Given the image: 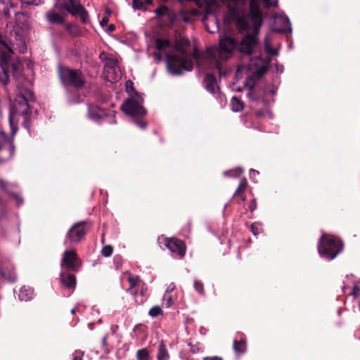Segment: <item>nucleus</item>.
<instances>
[{"label":"nucleus","instance_id":"bf43d9fd","mask_svg":"<svg viewBox=\"0 0 360 360\" xmlns=\"http://www.w3.org/2000/svg\"><path fill=\"white\" fill-rule=\"evenodd\" d=\"M193 56L195 58H198V54H197V53H196V51H195L193 52Z\"/></svg>","mask_w":360,"mask_h":360},{"label":"nucleus","instance_id":"a19ab883","mask_svg":"<svg viewBox=\"0 0 360 360\" xmlns=\"http://www.w3.org/2000/svg\"><path fill=\"white\" fill-rule=\"evenodd\" d=\"M126 90L128 93L134 92L135 94L136 90L134 86V83L131 80H127L125 83Z\"/></svg>","mask_w":360,"mask_h":360},{"label":"nucleus","instance_id":"b1692460","mask_svg":"<svg viewBox=\"0 0 360 360\" xmlns=\"http://www.w3.org/2000/svg\"><path fill=\"white\" fill-rule=\"evenodd\" d=\"M171 46V42L168 39H158L155 41V48L162 51L167 48H169Z\"/></svg>","mask_w":360,"mask_h":360},{"label":"nucleus","instance_id":"58836bf2","mask_svg":"<svg viewBox=\"0 0 360 360\" xmlns=\"http://www.w3.org/2000/svg\"><path fill=\"white\" fill-rule=\"evenodd\" d=\"M128 281L130 285L129 290H131L138 284L139 281V278L138 276H129L128 278Z\"/></svg>","mask_w":360,"mask_h":360},{"label":"nucleus","instance_id":"8fccbe9b","mask_svg":"<svg viewBox=\"0 0 360 360\" xmlns=\"http://www.w3.org/2000/svg\"><path fill=\"white\" fill-rule=\"evenodd\" d=\"M108 30L110 32H112L115 30V25L113 24H110L108 27Z\"/></svg>","mask_w":360,"mask_h":360},{"label":"nucleus","instance_id":"bb28decb","mask_svg":"<svg viewBox=\"0 0 360 360\" xmlns=\"http://www.w3.org/2000/svg\"><path fill=\"white\" fill-rule=\"evenodd\" d=\"M136 358L138 360H149L150 353L146 348L139 349L136 352Z\"/></svg>","mask_w":360,"mask_h":360},{"label":"nucleus","instance_id":"7c9ffc66","mask_svg":"<svg viewBox=\"0 0 360 360\" xmlns=\"http://www.w3.org/2000/svg\"><path fill=\"white\" fill-rule=\"evenodd\" d=\"M168 7L164 5H161L158 8H157L155 11V13L158 17H162L166 15L168 12Z\"/></svg>","mask_w":360,"mask_h":360},{"label":"nucleus","instance_id":"a18cd8bd","mask_svg":"<svg viewBox=\"0 0 360 360\" xmlns=\"http://www.w3.org/2000/svg\"><path fill=\"white\" fill-rule=\"evenodd\" d=\"M265 48H266V51L269 54H271V55H272V56H275V55H276V54H277V51H276V49H272V48H271V47L268 46L267 45H266V47H265Z\"/></svg>","mask_w":360,"mask_h":360},{"label":"nucleus","instance_id":"c9c22d12","mask_svg":"<svg viewBox=\"0 0 360 360\" xmlns=\"http://www.w3.org/2000/svg\"><path fill=\"white\" fill-rule=\"evenodd\" d=\"M43 0H20L22 5L26 6H39Z\"/></svg>","mask_w":360,"mask_h":360},{"label":"nucleus","instance_id":"f257e3e1","mask_svg":"<svg viewBox=\"0 0 360 360\" xmlns=\"http://www.w3.org/2000/svg\"><path fill=\"white\" fill-rule=\"evenodd\" d=\"M248 16L250 18L253 26V33L246 34L238 45L240 53L250 56L257 46L258 41L256 36L259 34L263 22L262 13L257 0H249V12Z\"/></svg>","mask_w":360,"mask_h":360},{"label":"nucleus","instance_id":"1a4fd4ad","mask_svg":"<svg viewBox=\"0 0 360 360\" xmlns=\"http://www.w3.org/2000/svg\"><path fill=\"white\" fill-rule=\"evenodd\" d=\"M60 265L65 269V271L77 273L82 266V261L75 250H66L63 253Z\"/></svg>","mask_w":360,"mask_h":360},{"label":"nucleus","instance_id":"39448f33","mask_svg":"<svg viewBox=\"0 0 360 360\" xmlns=\"http://www.w3.org/2000/svg\"><path fill=\"white\" fill-rule=\"evenodd\" d=\"M342 250L343 243L340 238L326 234L321 236L318 246V250L321 257L333 259Z\"/></svg>","mask_w":360,"mask_h":360},{"label":"nucleus","instance_id":"6e6552de","mask_svg":"<svg viewBox=\"0 0 360 360\" xmlns=\"http://www.w3.org/2000/svg\"><path fill=\"white\" fill-rule=\"evenodd\" d=\"M86 221L74 224L66 234L65 243L72 244L80 242L86 234Z\"/></svg>","mask_w":360,"mask_h":360},{"label":"nucleus","instance_id":"4c0bfd02","mask_svg":"<svg viewBox=\"0 0 360 360\" xmlns=\"http://www.w3.org/2000/svg\"><path fill=\"white\" fill-rule=\"evenodd\" d=\"M78 15L80 17L81 20L84 23L86 24L89 22V14H88L87 11L85 9V8L81 11V12L78 14Z\"/></svg>","mask_w":360,"mask_h":360},{"label":"nucleus","instance_id":"5701e85b","mask_svg":"<svg viewBox=\"0 0 360 360\" xmlns=\"http://www.w3.org/2000/svg\"><path fill=\"white\" fill-rule=\"evenodd\" d=\"M65 29L72 36L77 37L80 35L81 30L76 25L68 23L65 25Z\"/></svg>","mask_w":360,"mask_h":360},{"label":"nucleus","instance_id":"dca6fc26","mask_svg":"<svg viewBox=\"0 0 360 360\" xmlns=\"http://www.w3.org/2000/svg\"><path fill=\"white\" fill-rule=\"evenodd\" d=\"M84 8L82 5H76L73 0H68V2H64L60 6V11L65 10L72 15H78Z\"/></svg>","mask_w":360,"mask_h":360},{"label":"nucleus","instance_id":"473e14b6","mask_svg":"<svg viewBox=\"0 0 360 360\" xmlns=\"http://www.w3.org/2000/svg\"><path fill=\"white\" fill-rule=\"evenodd\" d=\"M132 6L136 10H146L143 0H132Z\"/></svg>","mask_w":360,"mask_h":360},{"label":"nucleus","instance_id":"13d9d810","mask_svg":"<svg viewBox=\"0 0 360 360\" xmlns=\"http://www.w3.org/2000/svg\"><path fill=\"white\" fill-rule=\"evenodd\" d=\"M252 173H257V174H258V172H257V171H256V170H255V169H250V174H252Z\"/></svg>","mask_w":360,"mask_h":360},{"label":"nucleus","instance_id":"2f4dec72","mask_svg":"<svg viewBox=\"0 0 360 360\" xmlns=\"http://www.w3.org/2000/svg\"><path fill=\"white\" fill-rule=\"evenodd\" d=\"M112 251H113L112 247L111 245H107L103 246V248H102V250H101V253H102L103 256H104L105 257H108L111 256V255L112 254Z\"/></svg>","mask_w":360,"mask_h":360},{"label":"nucleus","instance_id":"a211bd4d","mask_svg":"<svg viewBox=\"0 0 360 360\" xmlns=\"http://www.w3.org/2000/svg\"><path fill=\"white\" fill-rule=\"evenodd\" d=\"M63 14L65 15V13H58L52 10L46 13V18L51 24L63 25L65 22V17Z\"/></svg>","mask_w":360,"mask_h":360},{"label":"nucleus","instance_id":"a878e982","mask_svg":"<svg viewBox=\"0 0 360 360\" xmlns=\"http://www.w3.org/2000/svg\"><path fill=\"white\" fill-rule=\"evenodd\" d=\"M193 288L200 295L205 296V291L203 283L200 280H195L193 283Z\"/></svg>","mask_w":360,"mask_h":360},{"label":"nucleus","instance_id":"9b49d317","mask_svg":"<svg viewBox=\"0 0 360 360\" xmlns=\"http://www.w3.org/2000/svg\"><path fill=\"white\" fill-rule=\"evenodd\" d=\"M165 245L172 252L176 253L180 257H184L186 247L183 240L176 238H167Z\"/></svg>","mask_w":360,"mask_h":360},{"label":"nucleus","instance_id":"423d86ee","mask_svg":"<svg viewBox=\"0 0 360 360\" xmlns=\"http://www.w3.org/2000/svg\"><path fill=\"white\" fill-rule=\"evenodd\" d=\"M58 75L61 82L65 86H71L80 89L85 85V79L81 70L60 66L58 68Z\"/></svg>","mask_w":360,"mask_h":360},{"label":"nucleus","instance_id":"20e7f679","mask_svg":"<svg viewBox=\"0 0 360 360\" xmlns=\"http://www.w3.org/2000/svg\"><path fill=\"white\" fill-rule=\"evenodd\" d=\"M34 99L33 93L27 89L17 94L10 110L9 121L11 123L15 120L22 118L23 127L30 129L32 117V108L29 102Z\"/></svg>","mask_w":360,"mask_h":360},{"label":"nucleus","instance_id":"4d7b16f0","mask_svg":"<svg viewBox=\"0 0 360 360\" xmlns=\"http://www.w3.org/2000/svg\"><path fill=\"white\" fill-rule=\"evenodd\" d=\"M184 22H188V21H189V18H188V17H187V16L184 17Z\"/></svg>","mask_w":360,"mask_h":360},{"label":"nucleus","instance_id":"0eeeda50","mask_svg":"<svg viewBox=\"0 0 360 360\" xmlns=\"http://www.w3.org/2000/svg\"><path fill=\"white\" fill-rule=\"evenodd\" d=\"M143 98L139 92L135 96L127 99L121 106V110L127 115L143 118L147 114V110L143 105Z\"/></svg>","mask_w":360,"mask_h":360},{"label":"nucleus","instance_id":"4468645a","mask_svg":"<svg viewBox=\"0 0 360 360\" xmlns=\"http://www.w3.org/2000/svg\"><path fill=\"white\" fill-rule=\"evenodd\" d=\"M70 271H64L60 273V282L65 288L74 290L76 287L77 279L75 275Z\"/></svg>","mask_w":360,"mask_h":360},{"label":"nucleus","instance_id":"72a5a7b5","mask_svg":"<svg viewBox=\"0 0 360 360\" xmlns=\"http://www.w3.org/2000/svg\"><path fill=\"white\" fill-rule=\"evenodd\" d=\"M266 71L267 68L265 65H262L256 70V71L255 72V76L259 79L262 77H263V75L266 72Z\"/></svg>","mask_w":360,"mask_h":360},{"label":"nucleus","instance_id":"412c9836","mask_svg":"<svg viewBox=\"0 0 360 360\" xmlns=\"http://www.w3.org/2000/svg\"><path fill=\"white\" fill-rule=\"evenodd\" d=\"M158 360H169V354L164 340H161L158 349Z\"/></svg>","mask_w":360,"mask_h":360},{"label":"nucleus","instance_id":"f704fd0d","mask_svg":"<svg viewBox=\"0 0 360 360\" xmlns=\"http://www.w3.org/2000/svg\"><path fill=\"white\" fill-rule=\"evenodd\" d=\"M250 230L254 236H257L262 231L260 228V224L257 222H254L250 226Z\"/></svg>","mask_w":360,"mask_h":360},{"label":"nucleus","instance_id":"680f3d73","mask_svg":"<svg viewBox=\"0 0 360 360\" xmlns=\"http://www.w3.org/2000/svg\"><path fill=\"white\" fill-rule=\"evenodd\" d=\"M75 312H76V308L72 309L71 310V313H72V314H74Z\"/></svg>","mask_w":360,"mask_h":360},{"label":"nucleus","instance_id":"ea45409f","mask_svg":"<svg viewBox=\"0 0 360 360\" xmlns=\"http://www.w3.org/2000/svg\"><path fill=\"white\" fill-rule=\"evenodd\" d=\"M84 355V352L79 349L75 350L73 354V359L74 360H83V356Z\"/></svg>","mask_w":360,"mask_h":360},{"label":"nucleus","instance_id":"2eb2a0df","mask_svg":"<svg viewBox=\"0 0 360 360\" xmlns=\"http://www.w3.org/2000/svg\"><path fill=\"white\" fill-rule=\"evenodd\" d=\"M248 187V181L245 178L240 180V184L233 193V198L236 203L240 205L243 203L246 200L245 192Z\"/></svg>","mask_w":360,"mask_h":360},{"label":"nucleus","instance_id":"f3484780","mask_svg":"<svg viewBox=\"0 0 360 360\" xmlns=\"http://www.w3.org/2000/svg\"><path fill=\"white\" fill-rule=\"evenodd\" d=\"M233 349L238 355L243 354L247 351V341L245 336L242 334L239 340L235 339L233 343Z\"/></svg>","mask_w":360,"mask_h":360},{"label":"nucleus","instance_id":"f8f14e48","mask_svg":"<svg viewBox=\"0 0 360 360\" xmlns=\"http://www.w3.org/2000/svg\"><path fill=\"white\" fill-rule=\"evenodd\" d=\"M219 53H231L238 46V43L234 38L231 37H224L220 39L219 43Z\"/></svg>","mask_w":360,"mask_h":360},{"label":"nucleus","instance_id":"de8ad7c7","mask_svg":"<svg viewBox=\"0 0 360 360\" xmlns=\"http://www.w3.org/2000/svg\"><path fill=\"white\" fill-rule=\"evenodd\" d=\"M203 360H223L221 357L219 356H207L203 359Z\"/></svg>","mask_w":360,"mask_h":360},{"label":"nucleus","instance_id":"49530a36","mask_svg":"<svg viewBox=\"0 0 360 360\" xmlns=\"http://www.w3.org/2000/svg\"><path fill=\"white\" fill-rule=\"evenodd\" d=\"M108 21H109V19L108 17L106 16H104L102 20H101L100 22V25L102 26V27H105V25H108Z\"/></svg>","mask_w":360,"mask_h":360},{"label":"nucleus","instance_id":"aec40b11","mask_svg":"<svg viewBox=\"0 0 360 360\" xmlns=\"http://www.w3.org/2000/svg\"><path fill=\"white\" fill-rule=\"evenodd\" d=\"M101 112H104V111L99 108L98 106L94 105H89L88 106V115L89 117L95 121L99 120L102 118L103 115Z\"/></svg>","mask_w":360,"mask_h":360},{"label":"nucleus","instance_id":"603ef678","mask_svg":"<svg viewBox=\"0 0 360 360\" xmlns=\"http://www.w3.org/2000/svg\"><path fill=\"white\" fill-rule=\"evenodd\" d=\"M145 8L146 9L147 6L152 4V0H143Z\"/></svg>","mask_w":360,"mask_h":360},{"label":"nucleus","instance_id":"6ab92c4d","mask_svg":"<svg viewBox=\"0 0 360 360\" xmlns=\"http://www.w3.org/2000/svg\"><path fill=\"white\" fill-rule=\"evenodd\" d=\"M216 83V78L212 73H207L205 75L203 80L204 86L207 89V91H208L212 94L215 93Z\"/></svg>","mask_w":360,"mask_h":360},{"label":"nucleus","instance_id":"3c124183","mask_svg":"<svg viewBox=\"0 0 360 360\" xmlns=\"http://www.w3.org/2000/svg\"><path fill=\"white\" fill-rule=\"evenodd\" d=\"M65 0H56V7L58 8L59 10H60V6L61 4L64 3Z\"/></svg>","mask_w":360,"mask_h":360},{"label":"nucleus","instance_id":"c85d7f7f","mask_svg":"<svg viewBox=\"0 0 360 360\" xmlns=\"http://www.w3.org/2000/svg\"><path fill=\"white\" fill-rule=\"evenodd\" d=\"M165 16H167V21L170 25H173L177 20L176 13L169 8H168V12Z\"/></svg>","mask_w":360,"mask_h":360},{"label":"nucleus","instance_id":"864d4df0","mask_svg":"<svg viewBox=\"0 0 360 360\" xmlns=\"http://www.w3.org/2000/svg\"><path fill=\"white\" fill-rule=\"evenodd\" d=\"M263 115V112L262 110H258L256 112V115L257 117H261Z\"/></svg>","mask_w":360,"mask_h":360},{"label":"nucleus","instance_id":"37998d69","mask_svg":"<svg viewBox=\"0 0 360 360\" xmlns=\"http://www.w3.org/2000/svg\"><path fill=\"white\" fill-rule=\"evenodd\" d=\"M248 208H249V210L252 212L253 211H255L257 208V202H256V200L255 199H252L250 202V204H249V206H248Z\"/></svg>","mask_w":360,"mask_h":360},{"label":"nucleus","instance_id":"052dcab7","mask_svg":"<svg viewBox=\"0 0 360 360\" xmlns=\"http://www.w3.org/2000/svg\"><path fill=\"white\" fill-rule=\"evenodd\" d=\"M155 56L156 58L158 59V60H160L161 59V56L160 53H158V54H155Z\"/></svg>","mask_w":360,"mask_h":360},{"label":"nucleus","instance_id":"7ed1b4c3","mask_svg":"<svg viewBox=\"0 0 360 360\" xmlns=\"http://www.w3.org/2000/svg\"><path fill=\"white\" fill-rule=\"evenodd\" d=\"M20 66V62L15 57L12 44L7 41L0 32V82L4 85L9 82L11 75L18 72Z\"/></svg>","mask_w":360,"mask_h":360},{"label":"nucleus","instance_id":"f03ea898","mask_svg":"<svg viewBox=\"0 0 360 360\" xmlns=\"http://www.w3.org/2000/svg\"><path fill=\"white\" fill-rule=\"evenodd\" d=\"M190 46V41L184 37L175 41L174 50L178 53L166 54V63L168 70L174 75H181L183 70L191 71L193 64L189 58L186 48Z\"/></svg>","mask_w":360,"mask_h":360},{"label":"nucleus","instance_id":"4be33fe9","mask_svg":"<svg viewBox=\"0 0 360 360\" xmlns=\"http://www.w3.org/2000/svg\"><path fill=\"white\" fill-rule=\"evenodd\" d=\"M264 92H259L257 87L250 86L247 94L248 96L254 101H259L262 98Z\"/></svg>","mask_w":360,"mask_h":360},{"label":"nucleus","instance_id":"09e8293b","mask_svg":"<svg viewBox=\"0 0 360 360\" xmlns=\"http://www.w3.org/2000/svg\"><path fill=\"white\" fill-rule=\"evenodd\" d=\"M6 186H7V183L5 181H4V180L0 179V187L2 189H6Z\"/></svg>","mask_w":360,"mask_h":360},{"label":"nucleus","instance_id":"e433bc0d","mask_svg":"<svg viewBox=\"0 0 360 360\" xmlns=\"http://www.w3.org/2000/svg\"><path fill=\"white\" fill-rule=\"evenodd\" d=\"M117 63L118 61L116 59L110 58L106 61L105 66L109 69L115 70V68L117 66Z\"/></svg>","mask_w":360,"mask_h":360},{"label":"nucleus","instance_id":"c756f323","mask_svg":"<svg viewBox=\"0 0 360 360\" xmlns=\"http://www.w3.org/2000/svg\"><path fill=\"white\" fill-rule=\"evenodd\" d=\"M163 311L160 307L154 306L149 310V315L152 317H157L158 316L162 314Z\"/></svg>","mask_w":360,"mask_h":360},{"label":"nucleus","instance_id":"ddd939ff","mask_svg":"<svg viewBox=\"0 0 360 360\" xmlns=\"http://www.w3.org/2000/svg\"><path fill=\"white\" fill-rule=\"evenodd\" d=\"M230 15L235 20L238 29L240 31H248L250 29V25L247 18L243 15H239L236 8L230 9Z\"/></svg>","mask_w":360,"mask_h":360},{"label":"nucleus","instance_id":"9d476101","mask_svg":"<svg viewBox=\"0 0 360 360\" xmlns=\"http://www.w3.org/2000/svg\"><path fill=\"white\" fill-rule=\"evenodd\" d=\"M14 153V146L4 132H0V161L10 159Z\"/></svg>","mask_w":360,"mask_h":360},{"label":"nucleus","instance_id":"cd10ccee","mask_svg":"<svg viewBox=\"0 0 360 360\" xmlns=\"http://www.w3.org/2000/svg\"><path fill=\"white\" fill-rule=\"evenodd\" d=\"M283 28H274V31L276 32H278V33H285L287 32L288 30L290 31L291 29L290 27V21H289V19L288 18H285V19H283Z\"/></svg>","mask_w":360,"mask_h":360},{"label":"nucleus","instance_id":"6e6d98bb","mask_svg":"<svg viewBox=\"0 0 360 360\" xmlns=\"http://www.w3.org/2000/svg\"><path fill=\"white\" fill-rule=\"evenodd\" d=\"M233 4H238L242 1V0H231Z\"/></svg>","mask_w":360,"mask_h":360},{"label":"nucleus","instance_id":"79ce46f5","mask_svg":"<svg viewBox=\"0 0 360 360\" xmlns=\"http://www.w3.org/2000/svg\"><path fill=\"white\" fill-rule=\"evenodd\" d=\"M134 122L138 127L143 129H144L147 126L146 122L142 120L141 118H136Z\"/></svg>","mask_w":360,"mask_h":360},{"label":"nucleus","instance_id":"393cba45","mask_svg":"<svg viewBox=\"0 0 360 360\" xmlns=\"http://www.w3.org/2000/svg\"><path fill=\"white\" fill-rule=\"evenodd\" d=\"M231 106L233 111L240 112L243 110L244 104L242 101L234 96L231 99Z\"/></svg>","mask_w":360,"mask_h":360},{"label":"nucleus","instance_id":"5fc2aeb1","mask_svg":"<svg viewBox=\"0 0 360 360\" xmlns=\"http://www.w3.org/2000/svg\"><path fill=\"white\" fill-rule=\"evenodd\" d=\"M216 66H217V68L220 71L221 70V63L217 61L216 63Z\"/></svg>","mask_w":360,"mask_h":360},{"label":"nucleus","instance_id":"c03bdc74","mask_svg":"<svg viewBox=\"0 0 360 360\" xmlns=\"http://www.w3.org/2000/svg\"><path fill=\"white\" fill-rule=\"evenodd\" d=\"M352 294L354 295V297H357L360 295V288L357 285H355L353 288Z\"/></svg>","mask_w":360,"mask_h":360}]
</instances>
